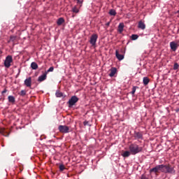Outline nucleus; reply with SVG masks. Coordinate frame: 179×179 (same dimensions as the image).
<instances>
[{
  "label": "nucleus",
  "instance_id": "nucleus-1",
  "mask_svg": "<svg viewBox=\"0 0 179 179\" xmlns=\"http://www.w3.org/2000/svg\"><path fill=\"white\" fill-rule=\"evenodd\" d=\"M160 171L162 173H169L175 174L176 170L171 164H159L152 169H150V173H158Z\"/></svg>",
  "mask_w": 179,
  "mask_h": 179
},
{
  "label": "nucleus",
  "instance_id": "nucleus-2",
  "mask_svg": "<svg viewBox=\"0 0 179 179\" xmlns=\"http://www.w3.org/2000/svg\"><path fill=\"white\" fill-rule=\"evenodd\" d=\"M129 149L131 155H136L137 153H139L143 150V148H142V146H139V145H137L136 143H131L129 146Z\"/></svg>",
  "mask_w": 179,
  "mask_h": 179
},
{
  "label": "nucleus",
  "instance_id": "nucleus-3",
  "mask_svg": "<svg viewBox=\"0 0 179 179\" xmlns=\"http://www.w3.org/2000/svg\"><path fill=\"white\" fill-rule=\"evenodd\" d=\"M12 62H13V59L12 55H8V57H6L4 61V66L6 68H10V66H11Z\"/></svg>",
  "mask_w": 179,
  "mask_h": 179
},
{
  "label": "nucleus",
  "instance_id": "nucleus-4",
  "mask_svg": "<svg viewBox=\"0 0 179 179\" xmlns=\"http://www.w3.org/2000/svg\"><path fill=\"white\" fill-rule=\"evenodd\" d=\"M58 129L62 134H69L71 131L69 127L67 125H59Z\"/></svg>",
  "mask_w": 179,
  "mask_h": 179
},
{
  "label": "nucleus",
  "instance_id": "nucleus-5",
  "mask_svg": "<svg viewBox=\"0 0 179 179\" xmlns=\"http://www.w3.org/2000/svg\"><path fill=\"white\" fill-rule=\"evenodd\" d=\"M97 40V34H92V35H91V38H90V43L91 44V45H92V47H95Z\"/></svg>",
  "mask_w": 179,
  "mask_h": 179
},
{
  "label": "nucleus",
  "instance_id": "nucleus-6",
  "mask_svg": "<svg viewBox=\"0 0 179 179\" xmlns=\"http://www.w3.org/2000/svg\"><path fill=\"white\" fill-rule=\"evenodd\" d=\"M78 101H79L78 97H77V96H72L69 101V107H73V106H75Z\"/></svg>",
  "mask_w": 179,
  "mask_h": 179
},
{
  "label": "nucleus",
  "instance_id": "nucleus-7",
  "mask_svg": "<svg viewBox=\"0 0 179 179\" xmlns=\"http://www.w3.org/2000/svg\"><path fill=\"white\" fill-rule=\"evenodd\" d=\"M170 47L172 51L176 52L178 48V44L175 43V41H171V43H170Z\"/></svg>",
  "mask_w": 179,
  "mask_h": 179
},
{
  "label": "nucleus",
  "instance_id": "nucleus-8",
  "mask_svg": "<svg viewBox=\"0 0 179 179\" xmlns=\"http://www.w3.org/2000/svg\"><path fill=\"white\" fill-rule=\"evenodd\" d=\"M124 29V22H120L118 27H117V31L120 33V34H122L123 33Z\"/></svg>",
  "mask_w": 179,
  "mask_h": 179
},
{
  "label": "nucleus",
  "instance_id": "nucleus-9",
  "mask_svg": "<svg viewBox=\"0 0 179 179\" xmlns=\"http://www.w3.org/2000/svg\"><path fill=\"white\" fill-rule=\"evenodd\" d=\"M134 136L135 139H143V134H142V132L135 131L134 134Z\"/></svg>",
  "mask_w": 179,
  "mask_h": 179
},
{
  "label": "nucleus",
  "instance_id": "nucleus-10",
  "mask_svg": "<svg viewBox=\"0 0 179 179\" xmlns=\"http://www.w3.org/2000/svg\"><path fill=\"white\" fill-rule=\"evenodd\" d=\"M0 134H2V135H4V136H9L10 135L9 131L6 129V128H0Z\"/></svg>",
  "mask_w": 179,
  "mask_h": 179
},
{
  "label": "nucleus",
  "instance_id": "nucleus-11",
  "mask_svg": "<svg viewBox=\"0 0 179 179\" xmlns=\"http://www.w3.org/2000/svg\"><path fill=\"white\" fill-rule=\"evenodd\" d=\"M115 56L119 61H122L124 59V55L119 54L118 50H116L115 51Z\"/></svg>",
  "mask_w": 179,
  "mask_h": 179
},
{
  "label": "nucleus",
  "instance_id": "nucleus-12",
  "mask_svg": "<svg viewBox=\"0 0 179 179\" xmlns=\"http://www.w3.org/2000/svg\"><path fill=\"white\" fill-rule=\"evenodd\" d=\"M47 75H48V72L45 71L43 75L39 76L38 79V82H43L44 80H45L47 79Z\"/></svg>",
  "mask_w": 179,
  "mask_h": 179
},
{
  "label": "nucleus",
  "instance_id": "nucleus-13",
  "mask_svg": "<svg viewBox=\"0 0 179 179\" xmlns=\"http://www.w3.org/2000/svg\"><path fill=\"white\" fill-rule=\"evenodd\" d=\"M138 27V29H141V30H145V29H146V25L143 21H139Z\"/></svg>",
  "mask_w": 179,
  "mask_h": 179
},
{
  "label": "nucleus",
  "instance_id": "nucleus-14",
  "mask_svg": "<svg viewBox=\"0 0 179 179\" xmlns=\"http://www.w3.org/2000/svg\"><path fill=\"white\" fill-rule=\"evenodd\" d=\"M24 85L27 87H31V78H28L24 80Z\"/></svg>",
  "mask_w": 179,
  "mask_h": 179
},
{
  "label": "nucleus",
  "instance_id": "nucleus-15",
  "mask_svg": "<svg viewBox=\"0 0 179 179\" xmlns=\"http://www.w3.org/2000/svg\"><path fill=\"white\" fill-rule=\"evenodd\" d=\"M57 23L58 26H62V24H63V23H65L64 18L63 17H60L59 18H58Z\"/></svg>",
  "mask_w": 179,
  "mask_h": 179
},
{
  "label": "nucleus",
  "instance_id": "nucleus-16",
  "mask_svg": "<svg viewBox=\"0 0 179 179\" xmlns=\"http://www.w3.org/2000/svg\"><path fill=\"white\" fill-rule=\"evenodd\" d=\"M115 73H117V69L116 68H111L110 73H109V76L110 78H113V76H115Z\"/></svg>",
  "mask_w": 179,
  "mask_h": 179
},
{
  "label": "nucleus",
  "instance_id": "nucleus-17",
  "mask_svg": "<svg viewBox=\"0 0 179 179\" xmlns=\"http://www.w3.org/2000/svg\"><path fill=\"white\" fill-rule=\"evenodd\" d=\"M8 102L11 103L12 104H15L16 101L15 97H14V96H8Z\"/></svg>",
  "mask_w": 179,
  "mask_h": 179
},
{
  "label": "nucleus",
  "instance_id": "nucleus-18",
  "mask_svg": "<svg viewBox=\"0 0 179 179\" xmlns=\"http://www.w3.org/2000/svg\"><path fill=\"white\" fill-rule=\"evenodd\" d=\"M31 68L36 71V69H38V65L36 62H31Z\"/></svg>",
  "mask_w": 179,
  "mask_h": 179
},
{
  "label": "nucleus",
  "instance_id": "nucleus-19",
  "mask_svg": "<svg viewBox=\"0 0 179 179\" xmlns=\"http://www.w3.org/2000/svg\"><path fill=\"white\" fill-rule=\"evenodd\" d=\"M131 155V150H126L122 153L123 157H129Z\"/></svg>",
  "mask_w": 179,
  "mask_h": 179
},
{
  "label": "nucleus",
  "instance_id": "nucleus-20",
  "mask_svg": "<svg viewBox=\"0 0 179 179\" xmlns=\"http://www.w3.org/2000/svg\"><path fill=\"white\" fill-rule=\"evenodd\" d=\"M143 85H144L145 86H147V85H148V83H149V82H150L149 78H148V77L143 78Z\"/></svg>",
  "mask_w": 179,
  "mask_h": 179
},
{
  "label": "nucleus",
  "instance_id": "nucleus-21",
  "mask_svg": "<svg viewBox=\"0 0 179 179\" xmlns=\"http://www.w3.org/2000/svg\"><path fill=\"white\" fill-rule=\"evenodd\" d=\"M109 14L110 15H116L117 11L115 8H110V10H109Z\"/></svg>",
  "mask_w": 179,
  "mask_h": 179
},
{
  "label": "nucleus",
  "instance_id": "nucleus-22",
  "mask_svg": "<svg viewBox=\"0 0 179 179\" xmlns=\"http://www.w3.org/2000/svg\"><path fill=\"white\" fill-rule=\"evenodd\" d=\"M15 40H16V36H15V35H11V36H10V39H9V41H8V43H10V41H13V43H14V41H15Z\"/></svg>",
  "mask_w": 179,
  "mask_h": 179
},
{
  "label": "nucleus",
  "instance_id": "nucleus-23",
  "mask_svg": "<svg viewBox=\"0 0 179 179\" xmlns=\"http://www.w3.org/2000/svg\"><path fill=\"white\" fill-rule=\"evenodd\" d=\"M138 37L139 35H137V34H132L131 40H138Z\"/></svg>",
  "mask_w": 179,
  "mask_h": 179
},
{
  "label": "nucleus",
  "instance_id": "nucleus-24",
  "mask_svg": "<svg viewBox=\"0 0 179 179\" xmlns=\"http://www.w3.org/2000/svg\"><path fill=\"white\" fill-rule=\"evenodd\" d=\"M18 94L20 96H24L27 94V92H26V90H21V92H20V93H18Z\"/></svg>",
  "mask_w": 179,
  "mask_h": 179
},
{
  "label": "nucleus",
  "instance_id": "nucleus-25",
  "mask_svg": "<svg viewBox=\"0 0 179 179\" xmlns=\"http://www.w3.org/2000/svg\"><path fill=\"white\" fill-rule=\"evenodd\" d=\"M136 86H134V87H132V91L131 92V94H132V96H134L136 92Z\"/></svg>",
  "mask_w": 179,
  "mask_h": 179
},
{
  "label": "nucleus",
  "instance_id": "nucleus-26",
  "mask_svg": "<svg viewBox=\"0 0 179 179\" xmlns=\"http://www.w3.org/2000/svg\"><path fill=\"white\" fill-rule=\"evenodd\" d=\"M59 169L60 171H64V170H65L66 167H65L64 164H60L59 166Z\"/></svg>",
  "mask_w": 179,
  "mask_h": 179
},
{
  "label": "nucleus",
  "instance_id": "nucleus-27",
  "mask_svg": "<svg viewBox=\"0 0 179 179\" xmlns=\"http://www.w3.org/2000/svg\"><path fill=\"white\" fill-rule=\"evenodd\" d=\"M173 69L174 71H177V69H179V64H178L177 62L174 64Z\"/></svg>",
  "mask_w": 179,
  "mask_h": 179
},
{
  "label": "nucleus",
  "instance_id": "nucleus-28",
  "mask_svg": "<svg viewBox=\"0 0 179 179\" xmlns=\"http://www.w3.org/2000/svg\"><path fill=\"white\" fill-rule=\"evenodd\" d=\"M56 96L57 97H63V93H62V92H57Z\"/></svg>",
  "mask_w": 179,
  "mask_h": 179
},
{
  "label": "nucleus",
  "instance_id": "nucleus-29",
  "mask_svg": "<svg viewBox=\"0 0 179 179\" xmlns=\"http://www.w3.org/2000/svg\"><path fill=\"white\" fill-rule=\"evenodd\" d=\"M73 13H78L79 8H78V7H76V6H74V7H73Z\"/></svg>",
  "mask_w": 179,
  "mask_h": 179
},
{
  "label": "nucleus",
  "instance_id": "nucleus-30",
  "mask_svg": "<svg viewBox=\"0 0 179 179\" xmlns=\"http://www.w3.org/2000/svg\"><path fill=\"white\" fill-rule=\"evenodd\" d=\"M54 71V67L51 66L50 68H49V69H48V71H46L47 74L49 73V72H53Z\"/></svg>",
  "mask_w": 179,
  "mask_h": 179
},
{
  "label": "nucleus",
  "instance_id": "nucleus-31",
  "mask_svg": "<svg viewBox=\"0 0 179 179\" xmlns=\"http://www.w3.org/2000/svg\"><path fill=\"white\" fill-rule=\"evenodd\" d=\"M141 179H149V178L146 177V176H145V175H143V176H141Z\"/></svg>",
  "mask_w": 179,
  "mask_h": 179
},
{
  "label": "nucleus",
  "instance_id": "nucleus-32",
  "mask_svg": "<svg viewBox=\"0 0 179 179\" xmlns=\"http://www.w3.org/2000/svg\"><path fill=\"white\" fill-rule=\"evenodd\" d=\"M77 1V3H78V4H82V3H83V0H76Z\"/></svg>",
  "mask_w": 179,
  "mask_h": 179
},
{
  "label": "nucleus",
  "instance_id": "nucleus-33",
  "mask_svg": "<svg viewBox=\"0 0 179 179\" xmlns=\"http://www.w3.org/2000/svg\"><path fill=\"white\" fill-rule=\"evenodd\" d=\"M83 124H84L85 126L89 125L88 121H84Z\"/></svg>",
  "mask_w": 179,
  "mask_h": 179
},
{
  "label": "nucleus",
  "instance_id": "nucleus-34",
  "mask_svg": "<svg viewBox=\"0 0 179 179\" xmlns=\"http://www.w3.org/2000/svg\"><path fill=\"white\" fill-rule=\"evenodd\" d=\"M7 92V90L6 89H5L4 90H3V92H2V94H4L5 93H6Z\"/></svg>",
  "mask_w": 179,
  "mask_h": 179
},
{
  "label": "nucleus",
  "instance_id": "nucleus-35",
  "mask_svg": "<svg viewBox=\"0 0 179 179\" xmlns=\"http://www.w3.org/2000/svg\"><path fill=\"white\" fill-rule=\"evenodd\" d=\"M110 22H107L106 26H110Z\"/></svg>",
  "mask_w": 179,
  "mask_h": 179
},
{
  "label": "nucleus",
  "instance_id": "nucleus-36",
  "mask_svg": "<svg viewBox=\"0 0 179 179\" xmlns=\"http://www.w3.org/2000/svg\"><path fill=\"white\" fill-rule=\"evenodd\" d=\"M2 53H3V52H2L1 50H0V55H1Z\"/></svg>",
  "mask_w": 179,
  "mask_h": 179
},
{
  "label": "nucleus",
  "instance_id": "nucleus-37",
  "mask_svg": "<svg viewBox=\"0 0 179 179\" xmlns=\"http://www.w3.org/2000/svg\"><path fill=\"white\" fill-rule=\"evenodd\" d=\"M178 96H179V94H178Z\"/></svg>",
  "mask_w": 179,
  "mask_h": 179
}]
</instances>
